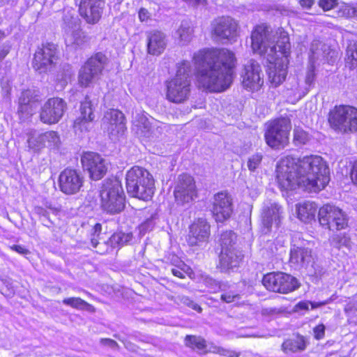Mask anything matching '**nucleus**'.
Segmentation results:
<instances>
[{"instance_id":"48","label":"nucleus","mask_w":357,"mask_h":357,"mask_svg":"<svg viewBox=\"0 0 357 357\" xmlns=\"http://www.w3.org/2000/svg\"><path fill=\"white\" fill-rule=\"evenodd\" d=\"M206 282L209 288V291L211 292H215L218 289H220L222 291L225 290V284H219L212 278L207 279Z\"/></svg>"},{"instance_id":"43","label":"nucleus","mask_w":357,"mask_h":357,"mask_svg":"<svg viewBox=\"0 0 357 357\" xmlns=\"http://www.w3.org/2000/svg\"><path fill=\"white\" fill-rule=\"evenodd\" d=\"M132 238L131 232H123L121 231L113 234V243L114 242L119 247L123 246L128 243Z\"/></svg>"},{"instance_id":"36","label":"nucleus","mask_w":357,"mask_h":357,"mask_svg":"<svg viewBox=\"0 0 357 357\" xmlns=\"http://www.w3.org/2000/svg\"><path fill=\"white\" fill-rule=\"evenodd\" d=\"M27 144L29 151L38 152L44 148L43 133L38 134L34 132L30 133L27 139Z\"/></svg>"},{"instance_id":"51","label":"nucleus","mask_w":357,"mask_h":357,"mask_svg":"<svg viewBox=\"0 0 357 357\" xmlns=\"http://www.w3.org/2000/svg\"><path fill=\"white\" fill-rule=\"evenodd\" d=\"M210 351L213 353L220 354L223 356H229L230 357H237L238 355L234 352L229 350H227L225 349H223L222 347H214L213 349H210Z\"/></svg>"},{"instance_id":"59","label":"nucleus","mask_w":357,"mask_h":357,"mask_svg":"<svg viewBox=\"0 0 357 357\" xmlns=\"http://www.w3.org/2000/svg\"><path fill=\"white\" fill-rule=\"evenodd\" d=\"M172 272L173 273L174 275L178 277V278H184V275H183V273L177 269V268H172Z\"/></svg>"},{"instance_id":"16","label":"nucleus","mask_w":357,"mask_h":357,"mask_svg":"<svg viewBox=\"0 0 357 357\" xmlns=\"http://www.w3.org/2000/svg\"><path fill=\"white\" fill-rule=\"evenodd\" d=\"M62 29L65 33V40L68 45L82 43L83 33L80 30L79 20L73 9L65 10L63 16Z\"/></svg>"},{"instance_id":"10","label":"nucleus","mask_w":357,"mask_h":357,"mask_svg":"<svg viewBox=\"0 0 357 357\" xmlns=\"http://www.w3.org/2000/svg\"><path fill=\"white\" fill-rule=\"evenodd\" d=\"M59 59L58 46L52 43H43L36 51L33 67L39 73H47L56 66Z\"/></svg>"},{"instance_id":"62","label":"nucleus","mask_w":357,"mask_h":357,"mask_svg":"<svg viewBox=\"0 0 357 357\" xmlns=\"http://www.w3.org/2000/svg\"><path fill=\"white\" fill-rule=\"evenodd\" d=\"M112 119V114H109V113H107V114L105 115V116H104V118H103V119H102V121H103V123L105 124V123H107L109 124V123H109V121H110V119Z\"/></svg>"},{"instance_id":"3","label":"nucleus","mask_w":357,"mask_h":357,"mask_svg":"<svg viewBox=\"0 0 357 357\" xmlns=\"http://www.w3.org/2000/svg\"><path fill=\"white\" fill-rule=\"evenodd\" d=\"M197 81L199 88L222 92L231 85L236 66L235 54L227 48H209L195 53Z\"/></svg>"},{"instance_id":"32","label":"nucleus","mask_w":357,"mask_h":357,"mask_svg":"<svg viewBox=\"0 0 357 357\" xmlns=\"http://www.w3.org/2000/svg\"><path fill=\"white\" fill-rule=\"evenodd\" d=\"M115 130L116 135L122 137L126 133L127 127L124 114L119 110L113 109V132Z\"/></svg>"},{"instance_id":"15","label":"nucleus","mask_w":357,"mask_h":357,"mask_svg":"<svg viewBox=\"0 0 357 357\" xmlns=\"http://www.w3.org/2000/svg\"><path fill=\"white\" fill-rule=\"evenodd\" d=\"M174 195L178 205L184 206L192 203L197 197L194 178L188 174L179 176L174 188Z\"/></svg>"},{"instance_id":"1","label":"nucleus","mask_w":357,"mask_h":357,"mask_svg":"<svg viewBox=\"0 0 357 357\" xmlns=\"http://www.w3.org/2000/svg\"><path fill=\"white\" fill-rule=\"evenodd\" d=\"M275 172L279 188L287 192L298 188L308 192H317L330 181L326 162L317 155L302 158L284 156L278 161Z\"/></svg>"},{"instance_id":"52","label":"nucleus","mask_w":357,"mask_h":357,"mask_svg":"<svg viewBox=\"0 0 357 357\" xmlns=\"http://www.w3.org/2000/svg\"><path fill=\"white\" fill-rule=\"evenodd\" d=\"M313 331L315 338L321 340L324 337L325 334V326L324 324H319L314 327Z\"/></svg>"},{"instance_id":"21","label":"nucleus","mask_w":357,"mask_h":357,"mask_svg":"<svg viewBox=\"0 0 357 357\" xmlns=\"http://www.w3.org/2000/svg\"><path fill=\"white\" fill-rule=\"evenodd\" d=\"M81 162L83 167L86 169L93 180H99L107 172L105 160L94 152H85L82 156Z\"/></svg>"},{"instance_id":"60","label":"nucleus","mask_w":357,"mask_h":357,"mask_svg":"<svg viewBox=\"0 0 357 357\" xmlns=\"http://www.w3.org/2000/svg\"><path fill=\"white\" fill-rule=\"evenodd\" d=\"M151 225V221H148L142 224L139 227L140 231L141 232L145 231V230H146Z\"/></svg>"},{"instance_id":"44","label":"nucleus","mask_w":357,"mask_h":357,"mask_svg":"<svg viewBox=\"0 0 357 357\" xmlns=\"http://www.w3.org/2000/svg\"><path fill=\"white\" fill-rule=\"evenodd\" d=\"M310 140L309 134L302 128L297 127L294 130V141L296 145L305 144Z\"/></svg>"},{"instance_id":"9","label":"nucleus","mask_w":357,"mask_h":357,"mask_svg":"<svg viewBox=\"0 0 357 357\" xmlns=\"http://www.w3.org/2000/svg\"><path fill=\"white\" fill-rule=\"evenodd\" d=\"M320 225L330 231L344 229L348 226V217L344 211L333 204H324L318 211Z\"/></svg>"},{"instance_id":"19","label":"nucleus","mask_w":357,"mask_h":357,"mask_svg":"<svg viewBox=\"0 0 357 357\" xmlns=\"http://www.w3.org/2000/svg\"><path fill=\"white\" fill-rule=\"evenodd\" d=\"M243 87L250 91H257L264 84V75L260 65L254 60H250L244 66L241 75Z\"/></svg>"},{"instance_id":"23","label":"nucleus","mask_w":357,"mask_h":357,"mask_svg":"<svg viewBox=\"0 0 357 357\" xmlns=\"http://www.w3.org/2000/svg\"><path fill=\"white\" fill-rule=\"evenodd\" d=\"M210 236V225L204 218L195 220L189 227L186 241L189 245H199L206 242Z\"/></svg>"},{"instance_id":"20","label":"nucleus","mask_w":357,"mask_h":357,"mask_svg":"<svg viewBox=\"0 0 357 357\" xmlns=\"http://www.w3.org/2000/svg\"><path fill=\"white\" fill-rule=\"evenodd\" d=\"M84 177L80 172L70 168L63 170L59 178L61 191L66 195H75L83 186Z\"/></svg>"},{"instance_id":"33","label":"nucleus","mask_w":357,"mask_h":357,"mask_svg":"<svg viewBox=\"0 0 357 357\" xmlns=\"http://www.w3.org/2000/svg\"><path fill=\"white\" fill-rule=\"evenodd\" d=\"M111 195H112V187L111 183L107 182L103 184L102 186V189L100 190V198H101V204L102 207L104 210L107 211L108 213L112 212V201H111Z\"/></svg>"},{"instance_id":"63","label":"nucleus","mask_w":357,"mask_h":357,"mask_svg":"<svg viewBox=\"0 0 357 357\" xmlns=\"http://www.w3.org/2000/svg\"><path fill=\"white\" fill-rule=\"evenodd\" d=\"M190 307H191L192 309H194L195 310H197L198 312H201L202 311V308L200 306H199L197 304L193 303L192 301L190 302V303L189 304Z\"/></svg>"},{"instance_id":"61","label":"nucleus","mask_w":357,"mask_h":357,"mask_svg":"<svg viewBox=\"0 0 357 357\" xmlns=\"http://www.w3.org/2000/svg\"><path fill=\"white\" fill-rule=\"evenodd\" d=\"M185 1L189 3L192 5H199L203 4L205 2V0H184Z\"/></svg>"},{"instance_id":"55","label":"nucleus","mask_w":357,"mask_h":357,"mask_svg":"<svg viewBox=\"0 0 357 357\" xmlns=\"http://www.w3.org/2000/svg\"><path fill=\"white\" fill-rule=\"evenodd\" d=\"M351 178L357 185V160L354 163L351 171Z\"/></svg>"},{"instance_id":"34","label":"nucleus","mask_w":357,"mask_h":357,"mask_svg":"<svg viewBox=\"0 0 357 357\" xmlns=\"http://www.w3.org/2000/svg\"><path fill=\"white\" fill-rule=\"evenodd\" d=\"M44 148L58 149L61 145V139L59 134L53 130L43 133Z\"/></svg>"},{"instance_id":"53","label":"nucleus","mask_w":357,"mask_h":357,"mask_svg":"<svg viewBox=\"0 0 357 357\" xmlns=\"http://www.w3.org/2000/svg\"><path fill=\"white\" fill-rule=\"evenodd\" d=\"M138 17L141 22H147L151 18V13L147 9L142 8L138 12Z\"/></svg>"},{"instance_id":"56","label":"nucleus","mask_w":357,"mask_h":357,"mask_svg":"<svg viewBox=\"0 0 357 357\" xmlns=\"http://www.w3.org/2000/svg\"><path fill=\"white\" fill-rule=\"evenodd\" d=\"M33 213L40 216V218H42V216L47 215V211L42 206H35L33 208Z\"/></svg>"},{"instance_id":"45","label":"nucleus","mask_w":357,"mask_h":357,"mask_svg":"<svg viewBox=\"0 0 357 357\" xmlns=\"http://www.w3.org/2000/svg\"><path fill=\"white\" fill-rule=\"evenodd\" d=\"M91 106V102L87 100L82 102L80 105V116L79 117L94 119L95 115L93 112Z\"/></svg>"},{"instance_id":"6","label":"nucleus","mask_w":357,"mask_h":357,"mask_svg":"<svg viewBox=\"0 0 357 357\" xmlns=\"http://www.w3.org/2000/svg\"><path fill=\"white\" fill-rule=\"evenodd\" d=\"M236 235L232 231H226L221 234L220 268L222 271H229L238 267L243 255L234 246Z\"/></svg>"},{"instance_id":"12","label":"nucleus","mask_w":357,"mask_h":357,"mask_svg":"<svg viewBox=\"0 0 357 357\" xmlns=\"http://www.w3.org/2000/svg\"><path fill=\"white\" fill-rule=\"evenodd\" d=\"M107 62V58L101 52L89 58L79 71V84L82 86L87 87L97 80Z\"/></svg>"},{"instance_id":"38","label":"nucleus","mask_w":357,"mask_h":357,"mask_svg":"<svg viewBox=\"0 0 357 357\" xmlns=\"http://www.w3.org/2000/svg\"><path fill=\"white\" fill-rule=\"evenodd\" d=\"M93 120L92 119H83L77 117L74 122V130L76 133L85 132L89 131L93 125Z\"/></svg>"},{"instance_id":"39","label":"nucleus","mask_w":357,"mask_h":357,"mask_svg":"<svg viewBox=\"0 0 357 357\" xmlns=\"http://www.w3.org/2000/svg\"><path fill=\"white\" fill-rule=\"evenodd\" d=\"M63 303L77 310H89L91 305L79 297L67 298L63 300Z\"/></svg>"},{"instance_id":"18","label":"nucleus","mask_w":357,"mask_h":357,"mask_svg":"<svg viewBox=\"0 0 357 357\" xmlns=\"http://www.w3.org/2000/svg\"><path fill=\"white\" fill-rule=\"evenodd\" d=\"M261 223L265 233L271 231L273 227H278L284 218L283 208L277 202L266 201L261 211Z\"/></svg>"},{"instance_id":"7","label":"nucleus","mask_w":357,"mask_h":357,"mask_svg":"<svg viewBox=\"0 0 357 357\" xmlns=\"http://www.w3.org/2000/svg\"><path fill=\"white\" fill-rule=\"evenodd\" d=\"M291 129V121L288 118H280L268 123L264 135L266 144L273 149L284 148L289 142Z\"/></svg>"},{"instance_id":"64","label":"nucleus","mask_w":357,"mask_h":357,"mask_svg":"<svg viewBox=\"0 0 357 357\" xmlns=\"http://www.w3.org/2000/svg\"><path fill=\"white\" fill-rule=\"evenodd\" d=\"M350 12H351L352 15L357 17V4L349 8V14H350Z\"/></svg>"},{"instance_id":"2","label":"nucleus","mask_w":357,"mask_h":357,"mask_svg":"<svg viewBox=\"0 0 357 357\" xmlns=\"http://www.w3.org/2000/svg\"><path fill=\"white\" fill-rule=\"evenodd\" d=\"M251 40L253 52L266 59L268 79L277 86L285 79L287 74L290 50L287 32L282 28L273 31L269 26L261 24L253 30Z\"/></svg>"},{"instance_id":"27","label":"nucleus","mask_w":357,"mask_h":357,"mask_svg":"<svg viewBox=\"0 0 357 357\" xmlns=\"http://www.w3.org/2000/svg\"><path fill=\"white\" fill-rule=\"evenodd\" d=\"M312 260L311 250L305 248V243L293 244L290 250L289 261L295 268L307 267Z\"/></svg>"},{"instance_id":"5","label":"nucleus","mask_w":357,"mask_h":357,"mask_svg":"<svg viewBox=\"0 0 357 357\" xmlns=\"http://www.w3.org/2000/svg\"><path fill=\"white\" fill-rule=\"evenodd\" d=\"M126 188L130 196L147 201L154 194V180L147 170L135 166L127 172Z\"/></svg>"},{"instance_id":"57","label":"nucleus","mask_w":357,"mask_h":357,"mask_svg":"<svg viewBox=\"0 0 357 357\" xmlns=\"http://www.w3.org/2000/svg\"><path fill=\"white\" fill-rule=\"evenodd\" d=\"M314 0H301L300 4L302 7L305 8H310L314 4Z\"/></svg>"},{"instance_id":"49","label":"nucleus","mask_w":357,"mask_h":357,"mask_svg":"<svg viewBox=\"0 0 357 357\" xmlns=\"http://www.w3.org/2000/svg\"><path fill=\"white\" fill-rule=\"evenodd\" d=\"M333 243L337 248L347 246L349 244V238L345 236L337 235L333 238Z\"/></svg>"},{"instance_id":"17","label":"nucleus","mask_w":357,"mask_h":357,"mask_svg":"<svg viewBox=\"0 0 357 357\" xmlns=\"http://www.w3.org/2000/svg\"><path fill=\"white\" fill-rule=\"evenodd\" d=\"M66 109V102L60 98H49L40 108V120L45 124L58 123Z\"/></svg>"},{"instance_id":"4","label":"nucleus","mask_w":357,"mask_h":357,"mask_svg":"<svg viewBox=\"0 0 357 357\" xmlns=\"http://www.w3.org/2000/svg\"><path fill=\"white\" fill-rule=\"evenodd\" d=\"M192 73L190 61L178 63L175 76L166 82V98L169 102L181 103L189 98Z\"/></svg>"},{"instance_id":"58","label":"nucleus","mask_w":357,"mask_h":357,"mask_svg":"<svg viewBox=\"0 0 357 357\" xmlns=\"http://www.w3.org/2000/svg\"><path fill=\"white\" fill-rule=\"evenodd\" d=\"M42 218H43L42 220H47V221L50 222V224H47V223H45V220H43V224L45 226H46V227H51L54 225V224H53V222L50 220V217H49V213H48V212H47V215H45V216H42Z\"/></svg>"},{"instance_id":"54","label":"nucleus","mask_w":357,"mask_h":357,"mask_svg":"<svg viewBox=\"0 0 357 357\" xmlns=\"http://www.w3.org/2000/svg\"><path fill=\"white\" fill-rule=\"evenodd\" d=\"M10 248L13 250H14L21 255H26V254L29 253V251L26 248H25L24 246H22V245H13V246L10 247Z\"/></svg>"},{"instance_id":"26","label":"nucleus","mask_w":357,"mask_h":357,"mask_svg":"<svg viewBox=\"0 0 357 357\" xmlns=\"http://www.w3.org/2000/svg\"><path fill=\"white\" fill-rule=\"evenodd\" d=\"M103 6L102 0H81L79 11L88 23L95 24L101 17Z\"/></svg>"},{"instance_id":"14","label":"nucleus","mask_w":357,"mask_h":357,"mask_svg":"<svg viewBox=\"0 0 357 357\" xmlns=\"http://www.w3.org/2000/svg\"><path fill=\"white\" fill-rule=\"evenodd\" d=\"M132 129L139 137L149 138L156 135L161 123L144 112L136 111L132 116Z\"/></svg>"},{"instance_id":"37","label":"nucleus","mask_w":357,"mask_h":357,"mask_svg":"<svg viewBox=\"0 0 357 357\" xmlns=\"http://www.w3.org/2000/svg\"><path fill=\"white\" fill-rule=\"evenodd\" d=\"M344 311L348 323L357 325V300H351L347 303Z\"/></svg>"},{"instance_id":"25","label":"nucleus","mask_w":357,"mask_h":357,"mask_svg":"<svg viewBox=\"0 0 357 357\" xmlns=\"http://www.w3.org/2000/svg\"><path fill=\"white\" fill-rule=\"evenodd\" d=\"M212 32L222 39H234L237 36V23L229 17H221L211 24Z\"/></svg>"},{"instance_id":"42","label":"nucleus","mask_w":357,"mask_h":357,"mask_svg":"<svg viewBox=\"0 0 357 357\" xmlns=\"http://www.w3.org/2000/svg\"><path fill=\"white\" fill-rule=\"evenodd\" d=\"M347 62L351 68L357 67V42L350 43L347 49Z\"/></svg>"},{"instance_id":"50","label":"nucleus","mask_w":357,"mask_h":357,"mask_svg":"<svg viewBox=\"0 0 357 357\" xmlns=\"http://www.w3.org/2000/svg\"><path fill=\"white\" fill-rule=\"evenodd\" d=\"M319 5L324 10H329L337 6V0H319Z\"/></svg>"},{"instance_id":"24","label":"nucleus","mask_w":357,"mask_h":357,"mask_svg":"<svg viewBox=\"0 0 357 357\" xmlns=\"http://www.w3.org/2000/svg\"><path fill=\"white\" fill-rule=\"evenodd\" d=\"M39 105L38 96L31 90H26L22 92L19 98L17 113L20 119L24 121L31 116Z\"/></svg>"},{"instance_id":"30","label":"nucleus","mask_w":357,"mask_h":357,"mask_svg":"<svg viewBox=\"0 0 357 357\" xmlns=\"http://www.w3.org/2000/svg\"><path fill=\"white\" fill-rule=\"evenodd\" d=\"M193 33L194 30L191 22L188 20H184L181 21L174 37L180 45H186L192 39Z\"/></svg>"},{"instance_id":"31","label":"nucleus","mask_w":357,"mask_h":357,"mask_svg":"<svg viewBox=\"0 0 357 357\" xmlns=\"http://www.w3.org/2000/svg\"><path fill=\"white\" fill-rule=\"evenodd\" d=\"M126 205V196L121 181L113 178V214L123 211Z\"/></svg>"},{"instance_id":"46","label":"nucleus","mask_w":357,"mask_h":357,"mask_svg":"<svg viewBox=\"0 0 357 357\" xmlns=\"http://www.w3.org/2000/svg\"><path fill=\"white\" fill-rule=\"evenodd\" d=\"M263 155L261 153H255L250 156L248 160V167L250 171H255L261 164Z\"/></svg>"},{"instance_id":"47","label":"nucleus","mask_w":357,"mask_h":357,"mask_svg":"<svg viewBox=\"0 0 357 357\" xmlns=\"http://www.w3.org/2000/svg\"><path fill=\"white\" fill-rule=\"evenodd\" d=\"M221 298L223 301L227 303H237L238 302V300L240 299V295L237 293H234V291H229L222 294L221 295Z\"/></svg>"},{"instance_id":"41","label":"nucleus","mask_w":357,"mask_h":357,"mask_svg":"<svg viewBox=\"0 0 357 357\" xmlns=\"http://www.w3.org/2000/svg\"><path fill=\"white\" fill-rule=\"evenodd\" d=\"M332 301V298H329L323 302H310V301H301L297 303L294 307L295 312H301L303 310H307L309 307L311 306L312 309L317 308L322 305L328 304Z\"/></svg>"},{"instance_id":"13","label":"nucleus","mask_w":357,"mask_h":357,"mask_svg":"<svg viewBox=\"0 0 357 357\" xmlns=\"http://www.w3.org/2000/svg\"><path fill=\"white\" fill-rule=\"evenodd\" d=\"M262 283L267 289L281 294L293 291L299 287L296 278L282 272L266 274L263 278Z\"/></svg>"},{"instance_id":"28","label":"nucleus","mask_w":357,"mask_h":357,"mask_svg":"<svg viewBox=\"0 0 357 357\" xmlns=\"http://www.w3.org/2000/svg\"><path fill=\"white\" fill-rule=\"evenodd\" d=\"M298 218L305 222L310 223L315 220L317 213V206L313 202L305 201L300 202L296 206Z\"/></svg>"},{"instance_id":"22","label":"nucleus","mask_w":357,"mask_h":357,"mask_svg":"<svg viewBox=\"0 0 357 357\" xmlns=\"http://www.w3.org/2000/svg\"><path fill=\"white\" fill-rule=\"evenodd\" d=\"M231 198L228 193L220 192L214 195L212 213L216 222H223L232 213Z\"/></svg>"},{"instance_id":"40","label":"nucleus","mask_w":357,"mask_h":357,"mask_svg":"<svg viewBox=\"0 0 357 357\" xmlns=\"http://www.w3.org/2000/svg\"><path fill=\"white\" fill-rule=\"evenodd\" d=\"M185 344L192 349H197L199 351H203L206 348V341L200 337L192 335H188L185 337Z\"/></svg>"},{"instance_id":"11","label":"nucleus","mask_w":357,"mask_h":357,"mask_svg":"<svg viewBox=\"0 0 357 357\" xmlns=\"http://www.w3.org/2000/svg\"><path fill=\"white\" fill-rule=\"evenodd\" d=\"M335 52L332 51L331 48L319 40H314L311 43L310 50L309 61L310 64L307 68L305 82L308 86L313 84L315 79V64L320 62H331Z\"/></svg>"},{"instance_id":"8","label":"nucleus","mask_w":357,"mask_h":357,"mask_svg":"<svg viewBox=\"0 0 357 357\" xmlns=\"http://www.w3.org/2000/svg\"><path fill=\"white\" fill-rule=\"evenodd\" d=\"M328 121L336 130L357 132V108L348 105L335 107L331 112Z\"/></svg>"},{"instance_id":"29","label":"nucleus","mask_w":357,"mask_h":357,"mask_svg":"<svg viewBox=\"0 0 357 357\" xmlns=\"http://www.w3.org/2000/svg\"><path fill=\"white\" fill-rule=\"evenodd\" d=\"M165 35L158 31L149 33L148 37V52L153 55H159L166 47Z\"/></svg>"},{"instance_id":"35","label":"nucleus","mask_w":357,"mask_h":357,"mask_svg":"<svg viewBox=\"0 0 357 357\" xmlns=\"http://www.w3.org/2000/svg\"><path fill=\"white\" fill-rule=\"evenodd\" d=\"M305 347V342L303 337H296V339L287 340L282 344V349L284 352H296L304 350Z\"/></svg>"}]
</instances>
